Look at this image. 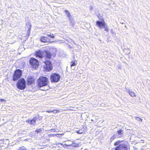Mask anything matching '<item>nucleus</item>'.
Segmentation results:
<instances>
[{"instance_id":"nucleus-28","label":"nucleus","mask_w":150,"mask_h":150,"mask_svg":"<svg viewBox=\"0 0 150 150\" xmlns=\"http://www.w3.org/2000/svg\"><path fill=\"white\" fill-rule=\"evenodd\" d=\"M46 112L50 113L52 112V110H47L46 111Z\"/></svg>"},{"instance_id":"nucleus-20","label":"nucleus","mask_w":150,"mask_h":150,"mask_svg":"<svg viewBox=\"0 0 150 150\" xmlns=\"http://www.w3.org/2000/svg\"><path fill=\"white\" fill-rule=\"evenodd\" d=\"M103 28H105V30L107 31V32L108 31V25L105 24L104 27H103Z\"/></svg>"},{"instance_id":"nucleus-16","label":"nucleus","mask_w":150,"mask_h":150,"mask_svg":"<svg viewBox=\"0 0 150 150\" xmlns=\"http://www.w3.org/2000/svg\"><path fill=\"white\" fill-rule=\"evenodd\" d=\"M46 35L47 36L51 38H53L54 37V35L50 33H48L46 34Z\"/></svg>"},{"instance_id":"nucleus-23","label":"nucleus","mask_w":150,"mask_h":150,"mask_svg":"<svg viewBox=\"0 0 150 150\" xmlns=\"http://www.w3.org/2000/svg\"><path fill=\"white\" fill-rule=\"evenodd\" d=\"M121 143V142L120 141H117V142H116L114 144V145L115 146H117V145H118L120 144V143Z\"/></svg>"},{"instance_id":"nucleus-31","label":"nucleus","mask_w":150,"mask_h":150,"mask_svg":"<svg viewBox=\"0 0 150 150\" xmlns=\"http://www.w3.org/2000/svg\"><path fill=\"white\" fill-rule=\"evenodd\" d=\"M0 100H1V101H2V100H4V99H0Z\"/></svg>"},{"instance_id":"nucleus-11","label":"nucleus","mask_w":150,"mask_h":150,"mask_svg":"<svg viewBox=\"0 0 150 150\" xmlns=\"http://www.w3.org/2000/svg\"><path fill=\"white\" fill-rule=\"evenodd\" d=\"M40 40L43 42H47L50 41V39L46 37H42L40 38Z\"/></svg>"},{"instance_id":"nucleus-30","label":"nucleus","mask_w":150,"mask_h":150,"mask_svg":"<svg viewBox=\"0 0 150 150\" xmlns=\"http://www.w3.org/2000/svg\"><path fill=\"white\" fill-rule=\"evenodd\" d=\"M91 10H92L93 9V7L92 6H90Z\"/></svg>"},{"instance_id":"nucleus-32","label":"nucleus","mask_w":150,"mask_h":150,"mask_svg":"<svg viewBox=\"0 0 150 150\" xmlns=\"http://www.w3.org/2000/svg\"><path fill=\"white\" fill-rule=\"evenodd\" d=\"M111 32L112 33H113V31H112V29H111Z\"/></svg>"},{"instance_id":"nucleus-33","label":"nucleus","mask_w":150,"mask_h":150,"mask_svg":"<svg viewBox=\"0 0 150 150\" xmlns=\"http://www.w3.org/2000/svg\"><path fill=\"white\" fill-rule=\"evenodd\" d=\"M99 19L100 20H102V17L100 18H99Z\"/></svg>"},{"instance_id":"nucleus-1","label":"nucleus","mask_w":150,"mask_h":150,"mask_svg":"<svg viewBox=\"0 0 150 150\" xmlns=\"http://www.w3.org/2000/svg\"><path fill=\"white\" fill-rule=\"evenodd\" d=\"M36 56L39 57L44 63L45 65V68L49 71L52 69V67L50 61L49 60L45 59H50L51 58V52L46 50L40 51L37 52L35 54Z\"/></svg>"},{"instance_id":"nucleus-6","label":"nucleus","mask_w":150,"mask_h":150,"mask_svg":"<svg viewBox=\"0 0 150 150\" xmlns=\"http://www.w3.org/2000/svg\"><path fill=\"white\" fill-rule=\"evenodd\" d=\"M22 71L20 69L16 70L14 72L13 77V80L15 81L18 79L21 76Z\"/></svg>"},{"instance_id":"nucleus-9","label":"nucleus","mask_w":150,"mask_h":150,"mask_svg":"<svg viewBox=\"0 0 150 150\" xmlns=\"http://www.w3.org/2000/svg\"><path fill=\"white\" fill-rule=\"evenodd\" d=\"M34 82V79L31 76H28L27 79V84L28 85H31Z\"/></svg>"},{"instance_id":"nucleus-27","label":"nucleus","mask_w":150,"mask_h":150,"mask_svg":"<svg viewBox=\"0 0 150 150\" xmlns=\"http://www.w3.org/2000/svg\"><path fill=\"white\" fill-rule=\"evenodd\" d=\"M30 122H31V120H26V122L30 124Z\"/></svg>"},{"instance_id":"nucleus-8","label":"nucleus","mask_w":150,"mask_h":150,"mask_svg":"<svg viewBox=\"0 0 150 150\" xmlns=\"http://www.w3.org/2000/svg\"><path fill=\"white\" fill-rule=\"evenodd\" d=\"M96 24L100 29H103L105 25L106 24L104 21H97Z\"/></svg>"},{"instance_id":"nucleus-12","label":"nucleus","mask_w":150,"mask_h":150,"mask_svg":"<svg viewBox=\"0 0 150 150\" xmlns=\"http://www.w3.org/2000/svg\"><path fill=\"white\" fill-rule=\"evenodd\" d=\"M37 118L35 117H33V119L31 120L30 124L31 125H35L36 121L37 120Z\"/></svg>"},{"instance_id":"nucleus-26","label":"nucleus","mask_w":150,"mask_h":150,"mask_svg":"<svg viewBox=\"0 0 150 150\" xmlns=\"http://www.w3.org/2000/svg\"><path fill=\"white\" fill-rule=\"evenodd\" d=\"M42 131V129H37L35 130V132H37V133L40 132Z\"/></svg>"},{"instance_id":"nucleus-18","label":"nucleus","mask_w":150,"mask_h":150,"mask_svg":"<svg viewBox=\"0 0 150 150\" xmlns=\"http://www.w3.org/2000/svg\"><path fill=\"white\" fill-rule=\"evenodd\" d=\"M128 92L131 96L132 97L135 96V93L134 92L131 91L130 90H128Z\"/></svg>"},{"instance_id":"nucleus-13","label":"nucleus","mask_w":150,"mask_h":150,"mask_svg":"<svg viewBox=\"0 0 150 150\" xmlns=\"http://www.w3.org/2000/svg\"><path fill=\"white\" fill-rule=\"evenodd\" d=\"M117 132L118 134V136H117V137H120L123 135V132L122 130L120 129L119 130L117 131Z\"/></svg>"},{"instance_id":"nucleus-17","label":"nucleus","mask_w":150,"mask_h":150,"mask_svg":"<svg viewBox=\"0 0 150 150\" xmlns=\"http://www.w3.org/2000/svg\"><path fill=\"white\" fill-rule=\"evenodd\" d=\"M71 146V147H77L79 146V144H76L75 143L73 142Z\"/></svg>"},{"instance_id":"nucleus-35","label":"nucleus","mask_w":150,"mask_h":150,"mask_svg":"<svg viewBox=\"0 0 150 150\" xmlns=\"http://www.w3.org/2000/svg\"><path fill=\"white\" fill-rule=\"evenodd\" d=\"M83 128L84 129V127H83Z\"/></svg>"},{"instance_id":"nucleus-5","label":"nucleus","mask_w":150,"mask_h":150,"mask_svg":"<svg viewBox=\"0 0 150 150\" xmlns=\"http://www.w3.org/2000/svg\"><path fill=\"white\" fill-rule=\"evenodd\" d=\"M29 63L33 67V68H36L39 66V62L38 60L33 58H31L30 60Z\"/></svg>"},{"instance_id":"nucleus-22","label":"nucleus","mask_w":150,"mask_h":150,"mask_svg":"<svg viewBox=\"0 0 150 150\" xmlns=\"http://www.w3.org/2000/svg\"><path fill=\"white\" fill-rule=\"evenodd\" d=\"M135 117L136 120H137L140 122H142V119L139 118L138 117Z\"/></svg>"},{"instance_id":"nucleus-21","label":"nucleus","mask_w":150,"mask_h":150,"mask_svg":"<svg viewBox=\"0 0 150 150\" xmlns=\"http://www.w3.org/2000/svg\"><path fill=\"white\" fill-rule=\"evenodd\" d=\"M65 12L66 13V14L67 15V16L69 18H70V14L69 11L67 10H65Z\"/></svg>"},{"instance_id":"nucleus-34","label":"nucleus","mask_w":150,"mask_h":150,"mask_svg":"<svg viewBox=\"0 0 150 150\" xmlns=\"http://www.w3.org/2000/svg\"><path fill=\"white\" fill-rule=\"evenodd\" d=\"M73 43H74V44H75V43H74V41H73Z\"/></svg>"},{"instance_id":"nucleus-3","label":"nucleus","mask_w":150,"mask_h":150,"mask_svg":"<svg viewBox=\"0 0 150 150\" xmlns=\"http://www.w3.org/2000/svg\"><path fill=\"white\" fill-rule=\"evenodd\" d=\"M17 87L19 89H24L26 87V83L25 79L23 78L20 79L16 84Z\"/></svg>"},{"instance_id":"nucleus-14","label":"nucleus","mask_w":150,"mask_h":150,"mask_svg":"<svg viewBox=\"0 0 150 150\" xmlns=\"http://www.w3.org/2000/svg\"><path fill=\"white\" fill-rule=\"evenodd\" d=\"M69 21L70 22V25L72 27H73L75 25V23L74 20L69 18Z\"/></svg>"},{"instance_id":"nucleus-24","label":"nucleus","mask_w":150,"mask_h":150,"mask_svg":"<svg viewBox=\"0 0 150 150\" xmlns=\"http://www.w3.org/2000/svg\"><path fill=\"white\" fill-rule=\"evenodd\" d=\"M76 132L78 134H81L83 132V131L82 129H80L79 130L77 131Z\"/></svg>"},{"instance_id":"nucleus-4","label":"nucleus","mask_w":150,"mask_h":150,"mask_svg":"<svg viewBox=\"0 0 150 150\" xmlns=\"http://www.w3.org/2000/svg\"><path fill=\"white\" fill-rule=\"evenodd\" d=\"M60 76L58 74L52 73L50 76V79L52 82H57L59 81Z\"/></svg>"},{"instance_id":"nucleus-29","label":"nucleus","mask_w":150,"mask_h":150,"mask_svg":"<svg viewBox=\"0 0 150 150\" xmlns=\"http://www.w3.org/2000/svg\"><path fill=\"white\" fill-rule=\"evenodd\" d=\"M126 89L125 90V91L126 92H128V90H129L128 89H127V88H126Z\"/></svg>"},{"instance_id":"nucleus-7","label":"nucleus","mask_w":150,"mask_h":150,"mask_svg":"<svg viewBox=\"0 0 150 150\" xmlns=\"http://www.w3.org/2000/svg\"><path fill=\"white\" fill-rule=\"evenodd\" d=\"M115 150H127V145L124 143H121Z\"/></svg>"},{"instance_id":"nucleus-25","label":"nucleus","mask_w":150,"mask_h":150,"mask_svg":"<svg viewBox=\"0 0 150 150\" xmlns=\"http://www.w3.org/2000/svg\"><path fill=\"white\" fill-rule=\"evenodd\" d=\"M59 112V110H52V112L54 113H56Z\"/></svg>"},{"instance_id":"nucleus-2","label":"nucleus","mask_w":150,"mask_h":150,"mask_svg":"<svg viewBox=\"0 0 150 150\" xmlns=\"http://www.w3.org/2000/svg\"><path fill=\"white\" fill-rule=\"evenodd\" d=\"M48 83L47 78L45 76H41L37 80V85L38 86L41 87L47 86Z\"/></svg>"},{"instance_id":"nucleus-19","label":"nucleus","mask_w":150,"mask_h":150,"mask_svg":"<svg viewBox=\"0 0 150 150\" xmlns=\"http://www.w3.org/2000/svg\"><path fill=\"white\" fill-rule=\"evenodd\" d=\"M77 64V62L76 61H72L71 63V66L72 67L74 66H76Z\"/></svg>"},{"instance_id":"nucleus-10","label":"nucleus","mask_w":150,"mask_h":150,"mask_svg":"<svg viewBox=\"0 0 150 150\" xmlns=\"http://www.w3.org/2000/svg\"><path fill=\"white\" fill-rule=\"evenodd\" d=\"M26 25L27 27L28 28V34H27L26 35L28 37L30 34V33L31 28V25L30 23L28 22L26 24Z\"/></svg>"},{"instance_id":"nucleus-15","label":"nucleus","mask_w":150,"mask_h":150,"mask_svg":"<svg viewBox=\"0 0 150 150\" xmlns=\"http://www.w3.org/2000/svg\"><path fill=\"white\" fill-rule=\"evenodd\" d=\"M117 137L116 134H113L111 137L110 139V142H111L113 140H114Z\"/></svg>"}]
</instances>
